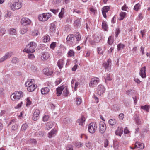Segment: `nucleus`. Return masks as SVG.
<instances>
[{
	"mask_svg": "<svg viewBox=\"0 0 150 150\" xmlns=\"http://www.w3.org/2000/svg\"><path fill=\"white\" fill-rule=\"evenodd\" d=\"M36 44L35 43L33 42H31L28 45H27L26 48L27 49H25L24 50H26L25 52L27 53H33L35 51V48L36 47Z\"/></svg>",
	"mask_w": 150,
	"mask_h": 150,
	"instance_id": "f257e3e1",
	"label": "nucleus"
},
{
	"mask_svg": "<svg viewBox=\"0 0 150 150\" xmlns=\"http://www.w3.org/2000/svg\"><path fill=\"white\" fill-rule=\"evenodd\" d=\"M23 96V93L21 91L15 92L11 96V98L13 100H18Z\"/></svg>",
	"mask_w": 150,
	"mask_h": 150,
	"instance_id": "f03ea898",
	"label": "nucleus"
},
{
	"mask_svg": "<svg viewBox=\"0 0 150 150\" xmlns=\"http://www.w3.org/2000/svg\"><path fill=\"white\" fill-rule=\"evenodd\" d=\"M16 2L15 1H13L12 3L10 4V6L11 7V9L14 11L15 10H17L20 9L22 6L21 4V2H19V1Z\"/></svg>",
	"mask_w": 150,
	"mask_h": 150,
	"instance_id": "7ed1b4c3",
	"label": "nucleus"
},
{
	"mask_svg": "<svg viewBox=\"0 0 150 150\" xmlns=\"http://www.w3.org/2000/svg\"><path fill=\"white\" fill-rule=\"evenodd\" d=\"M97 128V125L96 123H91L89 125L88 131L91 133H94Z\"/></svg>",
	"mask_w": 150,
	"mask_h": 150,
	"instance_id": "20e7f679",
	"label": "nucleus"
},
{
	"mask_svg": "<svg viewBox=\"0 0 150 150\" xmlns=\"http://www.w3.org/2000/svg\"><path fill=\"white\" fill-rule=\"evenodd\" d=\"M34 80V79H31V81H30V82L28 83V86L27 88L28 91L29 92H32L37 87V85H32L33 84V81Z\"/></svg>",
	"mask_w": 150,
	"mask_h": 150,
	"instance_id": "39448f33",
	"label": "nucleus"
},
{
	"mask_svg": "<svg viewBox=\"0 0 150 150\" xmlns=\"http://www.w3.org/2000/svg\"><path fill=\"white\" fill-rule=\"evenodd\" d=\"M144 148V146L143 143L140 142H137L135 144L134 147H132V149H138L139 150L142 149Z\"/></svg>",
	"mask_w": 150,
	"mask_h": 150,
	"instance_id": "423d86ee",
	"label": "nucleus"
},
{
	"mask_svg": "<svg viewBox=\"0 0 150 150\" xmlns=\"http://www.w3.org/2000/svg\"><path fill=\"white\" fill-rule=\"evenodd\" d=\"M30 23V20L27 18H23L21 21V23L23 26H26V25H28Z\"/></svg>",
	"mask_w": 150,
	"mask_h": 150,
	"instance_id": "0eeeda50",
	"label": "nucleus"
},
{
	"mask_svg": "<svg viewBox=\"0 0 150 150\" xmlns=\"http://www.w3.org/2000/svg\"><path fill=\"white\" fill-rule=\"evenodd\" d=\"M99 81V79L97 78H93L91 79L90 83H89L90 86L94 87L98 84Z\"/></svg>",
	"mask_w": 150,
	"mask_h": 150,
	"instance_id": "6e6552de",
	"label": "nucleus"
},
{
	"mask_svg": "<svg viewBox=\"0 0 150 150\" xmlns=\"http://www.w3.org/2000/svg\"><path fill=\"white\" fill-rule=\"evenodd\" d=\"M99 127L100 132L102 134L104 133L106 129L105 124L103 122H101L99 124Z\"/></svg>",
	"mask_w": 150,
	"mask_h": 150,
	"instance_id": "1a4fd4ad",
	"label": "nucleus"
},
{
	"mask_svg": "<svg viewBox=\"0 0 150 150\" xmlns=\"http://www.w3.org/2000/svg\"><path fill=\"white\" fill-rule=\"evenodd\" d=\"M146 67L145 66L142 67L140 70L139 74L142 78H145L146 77Z\"/></svg>",
	"mask_w": 150,
	"mask_h": 150,
	"instance_id": "9d476101",
	"label": "nucleus"
},
{
	"mask_svg": "<svg viewBox=\"0 0 150 150\" xmlns=\"http://www.w3.org/2000/svg\"><path fill=\"white\" fill-rule=\"evenodd\" d=\"M97 93L98 94L101 95L104 93L105 91V88L104 86L101 85H99L98 86Z\"/></svg>",
	"mask_w": 150,
	"mask_h": 150,
	"instance_id": "9b49d317",
	"label": "nucleus"
},
{
	"mask_svg": "<svg viewBox=\"0 0 150 150\" xmlns=\"http://www.w3.org/2000/svg\"><path fill=\"white\" fill-rule=\"evenodd\" d=\"M110 8V7L108 6H105L102 8V13L103 16L104 18H106V13L108 12Z\"/></svg>",
	"mask_w": 150,
	"mask_h": 150,
	"instance_id": "f8f14e48",
	"label": "nucleus"
},
{
	"mask_svg": "<svg viewBox=\"0 0 150 150\" xmlns=\"http://www.w3.org/2000/svg\"><path fill=\"white\" fill-rule=\"evenodd\" d=\"M12 55V52H9L6 54L5 55L0 59V62H2L7 58L10 57Z\"/></svg>",
	"mask_w": 150,
	"mask_h": 150,
	"instance_id": "ddd939ff",
	"label": "nucleus"
},
{
	"mask_svg": "<svg viewBox=\"0 0 150 150\" xmlns=\"http://www.w3.org/2000/svg\"><path fill=\"white\" fill-rule=\"evenodd\" d=\"M64 89V86L62 85L60 87H58L56 89L57 94V96H59L62 94V91Z\"/></svg>",
	"mask_w": 150,
	"mask_h": 150,
	"instance_id": "4468645a",
	"label": "nucleus"
},
{
	"mask_svg": "<svg viewBox=\"0 0 150 150\" xmlns=\"http://www.w3.org/2000/svg\"><path fill=\"white\" fill-rule=\"evenodd\" d=\"M39 113V110H36L33 114V120L34 121H36L38 117Z\"/></svg>",
	"mask_w": 150,
	"mask_h": 150,
	"instance_id": "2eb2a0df",
	"label": "nucleus"
},
{
	"mask_svg": "<svg viewBox=\"0 0 150 150\" xmlns=\"http://www.w3.org/2000/svg\"><path fill=\"white\" fill-rule=\"evenodd\" d=\"M74 36L73 34H70L66 38L67 42H70V44L71 45H72L73 41L74 40Z\"/></svg>",
	"mask_w": 150,
	"mask_h": 150,
	"instance_id": "dca6fc26",
	"label": "nucleus"
},
{
	"mask_svg": "<svg viewBox=\"0 0 150 150\" xmlns=\"http://www.w3.org/2000/svg\"><path fill=\"white\" fill-rule=\"evenodd\" d=\"M43 71L44 74L47 76L51 75L53 73L52 71L50 70L48 68H45L43 70Z\"/></svg>",
	"mask_w": 150,
	"mask_h": 150,
	"instance_id": "f3484780",
	"label": "nucleus"
},
{
	"mask_svg": "<svg viewBox=\"0 0 150 150\" xmlns=\"http://www.w3.org/2000/svg\"><path fill=\"white\" fill-rule=\"evenodd\" d=\"M134 120L136 123L138 125H141L143 123V120H141L139 116L137 115L135 116Z\"/></svg>",
	"mask_w": 150,
	"mask_h": 150,
	"instance_id": "a211bd4d",
	"label": "nucleus"
},
{
	"mask_svg": "<svg viewBox=\"0 0 150 150\" xmlns=\"http://www.w3.org/2000/svg\"><path fill=\"white\" fill-rule=\"evenodd\" d=\"M111 61L110 59H108L107 62L103 63V66L106 69H108L111 65Z\"/></svg>",
	"mask_w": 150,
	"mask_h": 150,
	"instance_id": "6ab92c4d",
	"label": "nucleus"
},
{
	"mask_svg": "<svg viewBox=\"0 0 150 150\" xmlns=\"http://www.w3.org/2000/svg\"><path fill=\"white\" fill-rule=\"evenodd\" d=\"M123 133V129L121 127H118L117 129L115 131L116 135L121 136Z\"/></svg>",
	"mask_w": 150,
	"mask_h": 150,
	"instance_id": "aec40b11",
	"label": "nucleus"
},
{
	"mask_svg": "<svg viewBox=\"0 0 150 150\" xmlns=\"http://www.w3.org/2000/svg\"><path fill=\"white\" fill-rule=\"evenodd\" d=\"M85 117L82 116L80 119H79L77 120L76 122L78 123L79 125L81 126L83 125V123L85 122Z\"/></svg>",
	"mask_w": 150,
	"mask_h": 150,
	"instance_id": "412c9836",
	"label": "nucleus"
},
{
	"mask_svg": "<svg viewBox=\"0 0 150 150\" xmlns=\"http://www.w3.org/2000/svg\"><path fill=\"white\" fill-rule=\"evenodd\" d=\"M42 15H43V21H44L48 20L51 16V13H43Z\"/></svg>",
	"mask_w": 150,
	"mask_h": 150,
	"instance_id": "4be33fe9",
	"label": "nucleus"
},
{
	"mask_svg": "<svg viewBox=\"0 0 150 150\" xmlns=\"http://www.w3.org/2000/svg\"><path fill=\"white\" fill-rule=\"evenodd\" d=\"M55 25L53 23H51L50 25V32L52 33H54L55 31Z\"/></svg>",
	"mask_w": 150,
	"mask_h": 150,
	"instance_id": "5701e85b",
	"label": "nucleus"
},
{
	"mask_svg": "<svg viewBox=\"0 0 150 150\" xmlns=\"http://www.w3.org/2000/svg\"><path fill=\"white\" fill-rule=\"evenodd\" d=\"M64 64V60L62 59H59L57 62V65L58 67L61 69L63 67V65Z\"/></svg>",
	"mask_w": 150,
	"mask_h": 150,
	"instance_id": "b1692460",
	"label": "nucleus"
},
{
	"mask_svg": "<svg viewBox=\"0 0 150 150\" xmlns=\"http://www.w3.org/2000/svg\"><path fill=\"white\" fill-rule=\"evenodd\" d=\"M49 57V54L47 52H46L42 53L41 56L42 59V58L44 60L47 59Z\"/></svg>",
	"mask_w": 150,
	"mask_h": 150,
	"instance_id": "393cba45",
	"label": "nucleus"
},
{
	"mask_svg": "<svg viewBox=\"0 0 150 150\" xmlns=\"http://www.w3.org/2000/svg\"><path fill=\"white\" fill-rule=\"evenodd\" d=\"M49 88L47 87L44 88H42L41 90V93L42 94H45L47 93L49 91Z\"/></svg>",
	"mask_w": 150,
	"mask_h": 150,
	"instance_id": "a878e982",
	"label": "nucleus"
},
{
	"mask_svg": "<svg viewBox=\"0 0 150 150\" xmlns=\"http://www.w3.org/2000/svg\"><path fill=\"white\" fill-rule=\"evenodd\" d=\"M150 108V106L148 105H145L144 106H142L141 107V109H143L147 112H148L149 111Z\"/></svg>",
	"mask_w": 150,
	"mask_h": 150,
	"instance_id": "bb28decb",
	"label": "nucleus"
},
{
	"mask_svg": "<svg viewBox=\"0 0 150 150\" xmlns=\"http://www.w3.org/2000/svg\"><path fill=\"white\" fill-rule=\"evenodd\" d=\"M102 27L103 29L105 31H107V29L108 28V26L106 22L104 21L102 23Z\"/></svg>",
	"mask_w": 150,
	"mask_h": 150,
	"instance_id": "cd10ccee",
	"label": "nucleus"
},
{
	"mask_svg": "<svg viewBox=\"0 0 150 150\" xmlns=\"http://www.w3.org/2000/svg\"><path fill=\"white\" fill-rule=\"evenodd\" d=\"M75 101L76 102L77 105H80L82 102V100L81 98L79 97H77L75 99Z\"/></svg>",
	"mask_w": 150,
	"mask_h": 150,
	"instance_id": "c85d7f7f",
	"label": "nucleus"
},
{
	"mask_svg": "<svg viewBox=\"0 0 150 150\" xmlns=\"http://www.w3.org/2000/svg\"><path fill=\"white\" fill-rule=\"evenodd\" d=\"M88 41L92 45H94L95 44V42H96L95 41H93L92 39H90L88 37L86 38V41Z\"/></svg>",
	"mask_w": 150,
	"mask_h": 150,
	"instance_id": "c756f323",
	"label": "nucleus"
},
{
	"mask_svg": "<svg viewBox=\"0 0 150 150\" xmlns=\"http://www.w3.org/2000/svg\"><path fill=\"white\" fill-rule=\"evenodd\" d=\"M109 123L111 125L113 126L115 125L117 122L115 119H110L109 120Z\"/></svg>",
	"mask_w": 150,
	"mask_h": 150,
	"instance_id": "7c9ffc66",
	"label": "nucleus"
},
{
	"mask_svg": "<svg viewBox=\"0 0 150 150\" xmlns=\"http://www.w3.org/2000/svg\"><path fill=\"white\" fill-rule=\"evenodd\" d=\"M64 9L62 8L61 9V12L59 14V17L60 18H62L63 17L64 14Z\"/></svg>",
	"mask_w": 150,
	"mask_h": 150,
	"instance_id": "2f4dec72",
	"label": "nucleus"
},
{
	"mask_svg": "<svg viewBox=\"0 0 150 150\" xmlns=\"http://www.w3.org/2000/svg\"><path fill=\"white\" fill-rule=\"evenodd\" d=\"M50 40V38L48 35H45L44 36V39H43V42H46L49 41Z\"/></svg>",
	"mask_w": 150,
	"mask_h": 150,
	"instance_id": "473e14b6",
	"label": "nucleus"
},
{
	"mask_svg": "<svg viewBox=\"0 0 150 150\" xmlns=\"http://www.w3.org/2000/svg\"><path fill=\"white\" fill-rule=\"evenodd\" d=\"M141 5L139 3H137L134 6V9L135 11H138L140 8Z\"/></svg>",
	"mask_w": 150,
	"mask_h": 150,
	"instance_id": "72a5a7b5",
	"label": "nucleus"
},
{
	"mask_svg": "<svg viewBox=\"0 0 150 150\" xmlns=\"http://www.w3.org/2000/svg\"><path fill=\"white\" fill-rule=\"evenodd\" d=\"M125 47V45L121 43L118 44L117 45V49L118 50H120L122 49H123Z\"/></svg>",
	"mask_w": 150,
	"mask_h": 150,
	"instance_id": "f704fd0d",
	"label": "nucleus"
},
{
	"mask_svg": "<svg viewBox=\"0 0 150 150\" xmlns=\"http://www.w3.org/2000/svg\"><path fill=\"white\" fill-rule=\"evenodd\" d=\"M126 14V13L125 12H121L120 14L121 18L119 19V20H122L124 18Z\"/></svg>",
	"mask_w": 150,
	"mask_h": 150,
	"instance_id": "c9c22d12",
	"label": "nucleus"
},
{
	"mask_svg": "<svg viewBox=\"0 0 150 150\" xmlns=\"http://www.w3.org/2000/svg\"><path fill=\"white\" fill-rule=\"evenodd\" d=\"M69 93V92L67 88H66L63 90V94L64 96H67Z\"/></svg>",
	"mask_w": 150,
	"mask_h": 150,
	"instance_id": "e433bc0d",
	"label": "nucleus"
},
{
	"mask_svg": "<svg viewBox=\"0 0 150 150\" xmlns=\"http://www.w3.org/2000/svg\"><path fill=\"white\" fill-rule=\"evenodd\" d=\"M113 42V38L111 36H110L108 38V42L109 45L112 44Z\"/></svg>",
	"mask_w": 150,
	"mask_h": 150,
	"instance_id": "4c0bfd02",
	"label": "nucleus"
},
{
	"mask_svg": "<svg viewBox=\"0 0 150 150\" xmlns=\"http://www.w3.org/2000/svg\"><path fill=\"white\" fill-rule=\"evenodd\" d=\"M28 127V125L26 123L23 124L22 126L21 129L22 130H25Z\"/></svg>",
	"mask_w": 150,
	"mask_h": 150,
	"instance_id": "58836bf2",
	"label": "nucleus"
},
{
	"mask_svg": "<svg viewBox=\"0 0 150 150\" xmlns=\"http://www.w3.org/2000/svg\"><path fill=\"white\" fill-rule=\"evenodd\" d=\"M55 132V131L53 130L48 133V137L50 138H51L52 135H54Z\"/></svg>",
	"mask_w": 150,
	"mask_h": 150,
	"instance_id": "ea45409f",
	"label": "nucleus"
},
{
	"mask_svg": "<svg viewBox=\"0 0 150 150\" xmlns=\"http://www.w3.org/2000/svg\"><path fill=\"white\" fill-rule=\"evenodd\" d=\"M74 35V37L76 38V41H79L81 39V37L80 35H79V33H77Z\"/></svg>",
	"mask_w": 150,
	"mask_h": 150,
	"instance_id": "a19ab883",
	"label": "nucleus"
},
{
	"mask_svg": "<svg viewBox=\"0 0 150 150\" xmlns=\"http://www.w3.org/2000/svg\"><path fill=\"white\" fill-rule=\"evenodd\" d=\"M59 9H50V11L52 12L54 14H56L59 11Z\"/></svg>",
	"mask_w": 150,
	"mask_h": 150,
	"instance_id": "79ce46f5",
	"label": "nucleus"
},
{
	"mask_svg": "<svg viewBox=\"0 0 150 150\" xmlns=\"http://www.w3.org/2000/svg\"><path fill=\"white\" fill-rule=\"evenodd\" d=\"M9 33L11 34L15 35L16 33V29L13 28L10 29Z\"/></svg>",
	"mask_w": 150,
	"mask_h": 150,
	"instance_id": "37998d69",
	"label": "nucleus"
},
{
	"mask_svg": "<svg viewBox=\"0 0 150 150\" xmlns=\"http://www.w3.org/2000/svg\"><path fill=\"white\" fill-rule=\"evenodd\" d=\"M68 55L70 57H72L74 54V53L73 50H70L68 52Z\"/></svg>",
	"mask_w": 150,
	"mask_h": 150,
	"instance_id": "c03bdc74",
	"label": "nucleus"
},
{
	"mask_svg": "<svg viewBox=\"0 0 150 150\" xmlns=\"http://www.w3.org/2000/svg\"><path fill=\"white\" fill-rule=\"evenodd\" d=\"M27 31V28L25 27L23 29H22L20 31V33L21 34H23L26 33Z\"/></svg>",
	"mask_w": 150,
	"mask_h": 150,
	"instance_id": "a18cd8bd",
	"label": "nucleus"
},
{
	"mask_svg": "<svg viewBox=\"0 0 150 150\" xmlns=\"http://www.w3.org/2000/svg\"><path fill=\"white\" fill-rule=\"evenodd\" d=\"M56 42H53L50 45V47L51 48L54 49L56 46Z\"/></svg>",
	"mask_w": 150,
	"mask_h": 150,
	"instance_id": "49530a36",
	"label": "nucleus"
},
{
	"mask_svg": "<svg viewBox=\"0 0 150 150\" xmlns=\"http://www.w3.org/2000/svg\"><path fill=\"white\" fill-rule=\"evenodd\" d=\"M5 30L4 29L2 28L0 30V35H2L5 33Z\"/></svg>",
	"mask_w": 150,
	"mask_h": 150,
	"instance_id": "de8ad7c7",
	"label": "nucleus"
},
{
	"mask_svg": "<svg viewBox=\"0 0 150 150\" xmlns=\"http://www.w3.org/2000/svg\"><path fill=\"white\" fill-rule=\"evenodd\" d=\"M113 142H114V141H113ZM113 146L114 148V149L115 150H117L118 149V148L119 146L118 145V144H115L114 143H113Z\"/></svg>",
	"mask_w": 150,
	"mask_h": 150,
	"instance_id": "09e8293b",
	"label": "nucleus"
},
{
	"mask_svg": "<svg viewBox=\"0 0 150 150\" xmlns=\"http://www.w3.org/2000/svg\"><path fill=\"white\" fill-rule=\"evenodd\" d=\"M83 144L80 142H78L76 144V147H81L83 146Z\"/></svg>",
	"mask_w": 150,
	"mask_h": 150,
	"instance_id": "8fccbe9b",
	"label": "nucleus"
},
{
	"mask_svg": "<svg viewBox=\"0 0 150 150\" xmlns=\"http://www.w3.org/2000/svg\"><path fill=\"white\" fill-rule=\"evenodd\" d=\"M38 34V31L37 30H34L32 33V35L34 36L37 35Z\"/></svg>",
	"mask_w": 150,
	"mask_h": 150,
	"instance_id": "3c124183",
	"label": "nucleus"
},
{
	"mask_svg": "<svg viewBox=\"0 0 150 150\" xmlns=\"http://www.w3.org/2000/svg\"><path fill=\"white\" fill-rule=\"evenodd\" d=\"M52 127V125L50 123H47V127H45V129H50Z\"/></svg>",
	"mask_w": 150,
	"mask_h": 150,
	"instance_id": "603ef678",
	"label": "nucleus"
},
{
	"mask_svg": "<svg viewBox=\"0 0 150 150\" xmlns=\"http://www.w3.org/2000/svg\"><path fill=\"white\" fill-rule=\"evenodd\" d=\"M75 24L77 27L80 26V23L79 20H76L75 21Z\"/></svg>",
	"mask_w": 150,
	"mask_h": 150,
	"instance_id": "864d4df0",
	"label": "nucleus"
},
{
	"mask_svg": "<svg viewBox=\"0 0 150 150\" xmlns=\"http://www.w3.org/2000/svg\"><path fill=\"white\" fill-rule=\"evenodd\" d=\"M105 82H106V80L108 81H111V79L110 78V74H107V77L105 78H104Z\"/></svg>",
	"mask_w": 150,
	"mask_h": 150,
	"instance_id": "5fc2aeb1",
	"label": "nucleus"
},
{
	"mask_svg": "<svg viewBox=\"0 0 150 150\" xmlns=\"http://www.w3.org/2000/svg\"><path fill=\"white\" fill-rule=\"evenodd\" d=\"M134 81L138 84H140L141 82V81L137 78H135Z\"/></svg>",
	"mask_w": 150,
	"mask_h": 150,
	"instance_id": "6e6d98bb",
	"label": "nucleus"
},
{
	"mask_svg": "<svg viewBox=\"0 0 150 150\" xmlns=\"http://www.w3.org/2000/svg\"><path fill=\"white\" fill-rule=\"evenodd\" d=\"M43 17V15L42 14L39 15L38 16V18L39 20L41 21H43L44 18Z\"/></svg>",
	"mask_w": 150,
	"mask_h": 150,
	"instance_id": "4d7b16f0",
	"label": "nucleus"
},
{
	"mask_svg": "<svg viewBox=\"0 0 150 150\" xmlns=\"http://www.w3.org/2000/svg\"><path fill=\"white\" fill-rule=\"evenodd\" d=\"M17 59V58L16 57H14L12 59V62L14 64H16L18 62Z\"/></svg>",
	"mask_w": 150,
	"mask_h": 150,
	"instance_id": "13d9d810",
	"label": "nucleus"
},
{
	"mask_svg": "<svg viewBox=\"0 0 150 150\" xmlns=\"http://www.w3.org/2000/svg\"><path fill=\"white\" fill-rule=\"evenodd\" d=\"M18 128V125H13L12 127V129L14 130H16Z\"/></svg>",
	"mask_w": 150,
	"mask_h": 150,
	"instance_id": "bf43d9fd",
	"label": "nucleus"
},
{
	"mask_svg": "<svg viewBox=\"0 0 150 150\" xmlns=\"http://www.w3.org/2000/svg\"><path fill=\"white\" fill-rule=\"evenodd\" d=\"M120 32V29L119 28H117L116 30V37H117L118 35Z\"/></svg>",
	"mask_w": 150,
	"mask_h": 150,
	"instance_id": "052dcab7",
	"label": "nucleus"
},
{
	"mask_svg": "<svg viewBox=\"0 0 150 150\" xmlns=\"http://www.w3.org/2000/svg\"><path fill=\"white\" fill-rule=\"evenodd\" d=\"M49 117L48 116L45 115L43 117V120L44 121H47L48 120Z\"/></svg>",
	"mask_w": 150,
	"mask_h": 150,
	"instance_id": "680f3d73",
	"label": "nucleus"
},
{
	"mask_svg": "<svg viewBox=\"0 0 150 150\" xmlns=\"http://www.w3.org/2000/svg\"><path fill=\"white\" fill-rule=\"evenodd\" d=\"M27 103L26 104V105L27 106L28 105H30L31 104V102L30 101V99L29 98H27Z\"/></svg>",
	"mask_w": 150,
	"mask_h": 150,
	"instance_id": "e2e57ef3",
	"label": "nucleus"
},
{
	"mask_svg": "<svg viewBox=\"0 0 150 150\" xmlns=\"http://www.w3.org/2000/svg\"><path fill=\"white\" fill-rule=\"evenodd\" d=\"M108 145V139H106L104 142V147H107Z\"/></svg>",
	"mask_w": 150,
	"mask_h": 150,
	"instance_id": "0e129e2a",
	"label": "nucleus"
},
{
	"mask_svg": "<svg viewBox=\"0 0 150 150\" xmlns=\"http://www.w3.org/2000/svg\"><path fill=\"white\" fill-rule=\"evenodd\" d=\"M127 7L126 6L125 4L122 8V10L126 11L127 10Z\"/></svg>",
	"mask_w": 150,
	"mask_h": 150,
	"instance_id": "69168bd1",
	"label": "nucleus"
},
{
	"mask_svg": "<svg viewBox=\"0 0 150 150\" xmlns=\"http://www.w3.org/2000/svg\"><path fill=\"white\" fill-rule=\"evenodd\" d=\"M28 58L30 59H32L34 57V56L33 54H31L28 55Z\"/></svg>",
	"mask_w": 150,
	"mask_h": 150,
	"instance_id": "338daca9",
	"label": "nucleus"
},
{
	"mask_svg": "<svg viewBox=\"0 0 150 150\" xmlns=\"http://www.w3.org/2000/svg\"><path fill=\"white\" fill-rule=\"evenodd\" d=\"M90 10L94 14H95V13L96 12V10L93 8H90Z\"/></svg>",
	"mask_w": 150,
	"mask_h": 150,
	"instance_id": "774afa93",
	"label": "nucleus"
}]
</instances>
